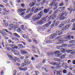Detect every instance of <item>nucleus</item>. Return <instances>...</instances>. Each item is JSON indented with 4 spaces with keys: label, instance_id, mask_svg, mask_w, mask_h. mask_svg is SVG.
<instances>
[{
    "label": "nucleus",
    "instance_id": "f03ea898",
    "mask_svg": "<svg viewBox=\"0 0 75 75\" xmlns=\"http://www.w3.org/2000/svg\"><path fill=\"white\" fill-rule=\"evenodd\" d=\"M32 19L34 21H36L39 19H40V17L38 16V15H35L32 17Z\"/></svg>",
    "mask_w": 75,
    "mask_h": 75
},
{
    "label": "nucleus",
    "instance_id": "e433bc0d",
    "mask_svg": "<svg viewBox=\"0 0 75 75\" xmlns=\"http://www.w3.org/2000/svg\"><path fill=\"white\" fill-rule=\"evenodd\" d=\"M31 11V9L30 8H29L27 10L26 13H27L29 12H30V11Z\"/></svg>",
    "mask_w": 75,
    "mask_h": 75
},
{
    "label": "nucleus",
    "instance_id": "6ab92c4d",
    "mask_svg": "<svg viewBox=\"0 0 75 75\" xmlns=\"http://www.w3.org/2000/svg\"><path fill=\"white\" fill-rule=\"evenodd\" d=\"M13 35H14V36H16V37H18L19 38H20V35H18L16 33H14Z\"/></svg>",
    "mask_w": 75,
    "mask_h": 75
},
{
    "label": "nucleus",
    "instance_id": "6e6d98bb",
    "mask_svg": "<svg viewBox=\"0 0 75 75\" xmlns=\"http://www.w3.org/2000/svg\"><path fill=\"white\" fill-rule=\"evenodd\" d=\"M68 68H69V67H68V66L67 65H65V69H67Z\"/></svg>",
    "mask_w": 75,
    "mask_h": 75
},
{
    "label": "nucleus",
    "instance_id": "72a5a7b5",
    "mask_svg": "<svg viewBox=\"0 0 75 75\" xmlns=\"http://www.w3.org/2000/svg\"><path fill=\"white\" fill-rule=\"evenodd\" d=\"M8 12H3V15H7V14H8Z\"/></svg>",
    "mask_w": 75,
    "mask_h": 75
},
{
    "label": "nucleus",
    "instance_id": "1a4fd4ad",
    "mask_svg": "<svg viewBox=\"0 0 75 75\" xmlns=\"http://www.w3.org/2000/svg\"><path fill=\"white\" fill-rule=\"evenodd\" d=\"M10 52H8V53H7L6 55L10 59H11V60H13V57H12V56H11V54H10Z\"/></svg>",
    "mask_w": 75,
    "mask_h": 75
},
{
    "label": "nucleus",
    "instance_id": "a19ab883",
    "mask_svg": "<svg viewBox=\"0 0 75 75\" xmlns=\"http://www.w3.org/2000/svg\"><path fill=\"white\" fill-rule=\"evenodd\" d=\"M21 31V29L20 28H18L17 30V32H18V33H19L20 32V31Z\"/></svg>",
    "mask_w": 75,
    "mask_h": 75
},
{
    "label": "nucleus",
    "instance_id": "5fc2aeb1",
    "mask_svg": "<svg viewBox=\"0 0 75 75\" xmlns=\"http://www.w3.org/2000/svg\"><path fill=\"white\" fill-rule=\"evenodd\" d=\"M27 67L22 69V71H27Z\"/></svg>",
    "mask_w": 75,
    "mask_h": 75
},
{
    "label": "nucleus",
    "instance_id": "a211bd4d",
    "mask_svg": "<svg viewBox=\"0 0 75 75\" xmlns=\"http://www.w3.org/2000/svg\"><path fill=\"white\" fill-rule=\"evenodd\" d=\"M24 62L25 63H27V64H29L30 63V62L28 61V60L26 59L24 60Z\"/></svg>",
    "mask_w": 75,
    "mask_h": 75
},
{
    "label": "nucleus",
    "instance_id": "8fccbe9b",
    "mask_svg": "<svg viewBox=\"0 0 75 75\" xmlns=\"http://www.w3.org/2000/svg\"><path fill=\"white\" fill-rule=\"evenodd\" d=\"M10 47H16V45H15V44H11L10 45Z\"/></svg>",
    "mask_w": 75,
    "mask_h": 75
},
{
    "label": "nucleus",
    "instance_id": "c85d7f7f",
    "mask_svg": "<svg viewBox=\"0 0 75 75\" xmlns=\"http://www.w3.org/2000/svg\"><path fill=\"white\" fill-rule=\"evenodd\" d=\"M9 27L10 28H14V25H13V24H10L9 25Z\"/></svg>",
    "mask_w": 75,
    "mask_h": 75
},
{
    "label": "nucleus",
    "instance_id": "79ce46f5",
    "mask_svg": "<svg viewBox=\"0 0 75 75\" xmlns=\"http://www.w3.org/2000/svg\"><path fill=\"white\" fill-rule=\"evenodd\" d=\"M17 48H18V47H17V46H14V47H12L11 49L12 50V49H17Z\"/></svg>",
    "mask_w": 75,
    "mask_h": 75
},
{
    "label": "nucleus",
    "instance_id": "aec40b11",
    "mask_svg": "<svg viewBox=\"0 0 75 75\" xmlns=\"http://www.w3.org/2000/svg\"><path fill=\"white\" fill-rule=\"evenodd\" d=\"M18 47L20 48H24L23 47V45L21 44H19Z\"/></svg>",
    "mask_w": 75,
    "mask_h": 75
},
{
    "label": "nucleus",
    "instance_id": "9d476101",
    "mask_svg": "<svg viewBox=\"0 0 75 75\" xmlns=\"http://www.w3.org/2000/svg\"><path fill=\"white\" fill-rule=\"evenodd\" d=\"M52 23V21H50V22H49L46 24H45L44 25V27H47V28H48V26L51 24Z\"/></svg>",
    "mask_w": 75,
    "mask_h": 75
},
{
    "label": "nucleus",
    "instance_id": "4be33fe9",
    "mask_svg": "<svg viewBox=\"0 0 75 75\" xmlns=\"http://www.w3.org/2000/svg\"><path fill=\"white\" fill-rule=\"evenodd\" d=\"M64 25V24L62 23L61 24L59 25L58 27H59V28H61V27H62Z\"/></svg>",
    "mask_w": 75,
    "mask_h": 75
},
{
    "label": "nucleus",
    "instance_id": "c9c22d12",
    "mask_svg": "<svg viewBox=\"0 0 75 75\" xmlns=\"http://www.w3.org/2000/svg\"><path fill=\"white\" fill-rule=\"evenodd\" d=\"M47 54L48 55H50V56H52V55H53V53H50L49 52Z\"/></svg>",
    "mask_w": 75,
    "mask_h": 75
},
{
    "label": "nucleus",
    "instance_id": "412c9836",
    "mask_svg": "<svg viewBox=\"0 0 75 75\" xmlns=\"http://www.w3.org/2000/svg\"><path fill=\"white\" fill-rule=\"evenodd\" d=\"M39 10H38V7L37 8H36L35 10L34 11V13H37L39 11Z\"/></svg>",
    "mask_w": 75,
    "mask_h": 75
},
{
    "label": "nucleus",
    "instance_id": "20e7f679",
    "mask_svg": "<svg viewBox=\"0 0 75 75\" xmlns=\"http://www.w3.org/2000/svg\"><path fill=\"white\" fill-rule=\"evenodd\" d=\"M65 55L66 54H58V56L59 57L60 59H64L65 58Z\"/></svg>",
    "mask_w": 75,
    "mask_h": 75
},
{
    "label": "nucleus",
    "instance_id": "69168bd1",
    "mask_svg": "<svg viewBox=\"0 0 75 75\" xmlns=\"http://www.w3.org/2000/svg\"><path fill=\"white\" fill-rule=\"evenodd\" d=\"M21 6L22 7H24L25 6V5L24 4H22L21 5Z\"/></svg>",
    "mask_w": 75,
    "mask_h": 75
},
{
    "label": "nucleus",
    "instance_id": "c756f323",
    "mask_svg": "<svg viewBox=\"0 0 75 75\" xmlns=\"http://www.w3.org/2000/svg\"><path fill=\"white\" fill-rule=\"evenodd\" d=\"M62 47H68V45L67 44H63L62 45Z\"/></svg>",
    "mask_w": 75,
    "mask_h": 75
},
{
    "label": "nucleus",
    "instance_id": "f8f14e48",
    "mask_svg": "<svg viewBox=\"0 0 75 75\" xmlns=\"http://www.w3.org/2000/svg\"><path fill=\"white\" fill-rule=\"evenodd\" d=\"M57 34L54 33L53 34L50 35V38H51L52 39H53L54 37H56L57 35Z\"/></svg>",
    "mask_w": 75,
    "mask_h": 75
},
{
    "label": "nucleus",
    "instance_id": "ddd939ff",
    "mask_svg": "<svg viewBox=\"0 0 75 75\" xmlns=\"http://www.w3.org/2000/svg\"><path fill=\"white\" fill-rule=\"evenodd\" d=\"M65 8V7H60L59 8L58 11L60 12L62 11L63 10H64Z\"/></svg>",
    "mask_w": 75,
    "mask_h": 75
},
{
    "label": "nucleus",
    "instance_id": "0eeeda50",
    "mask_svg": "<svg viewBox=\"0 0 75 75\" xmlns=\"http://www.w3.org/2000/svg\"><path fill=\"white\" fill-rule=\"evenodd\" d=\"M33 13H30L26 15L25 16V19H28L30 18L31 17V16H32Z\"/></svg>",
    "mask_w": 75,
    "mask_h": 75
},
{
    "label": "nucleus",
    "instance_id": "49530a36",
    "mask_svg": "<svg viewBox=\"0 0 75 75\" xmlns=\"http://www.w3.org/2000/svg\"><path fill=\"white\" fill-rule=\"evenodd\" d=\"M0 32L2 34H3V35H6V34L4 33V32L3 31H2V30H0Z\"/></svg>",
    "mask_w": 75,
    "mask_h": 75
},
{
    "label": "nucleus",
    "instance_id": "a878e982",
    "mask_svg": "<svg viewBox=\"0 0 75 75\" xmlns=\"http://www.w3.org/2000/svg\"><path fill=\"white\" fill-rule=\"evenodd\" d=\"M33 41L34 42H35V43L36 44H38V42H37V41L36 40H35V39H34V38H33Z\"/></svg>",
    "mask_w": 75,
    "mask_h": 75
},
{
    "label": "nucleus",
    "instance_id": "dca6fc26",
    "mask_svg": "<svg viewBox=\"0 0 75 75\" xmlns=\"http://www.w3.org/2000/svg\"><path fill=\"white\" fill-rule=\"evenodd\" d=\"M49 9H45L44 10V13L45 14H46V13H48L49 12Z\"/></svg>",
    "mask_w": 75,
    "mask_h": 75
},
{
    "label": "nucleus",
    "instance_id": "5701e85b",
    "mask_svg": "<svg viewBox=\"0 0 75 75\" xmlns=\"http://www.w3.org/2000/svg\"><path fill=\"white\" fill-rule=\"evenodd\" d=\"M42 21V23H44V22H45V21H47V20L46 19L44 18H42V20H41Z\"/></svg>",
    "mask_w": 75,
    "mask_h": 75
},
{
    "label": "nucleus",
    "instance_id": "f704fd0d",
    "mask_svg": "<svg viewBox=\"0 0 75 75\" xmlns=\"http://www.w3.org/2000/svg\"><path fill=\"white\" fill-rule=\"evenodd\" d=\"M57 15H55L53 16L52 18V20H54V19H55V18L57 17Z\"/></svg>",
    "mask_w": 75,
    "mask_h": 75
},
{
    "label": "nucleus",
    "instance_id": "4468645a",
    "mask_svg": "<svg viewBox=\"0 0 75 75\" xmlns=\"http://www.w3.org/2000/svg\"><path fill=\"white\" fill-rule=\"evenodd\" d=\"M34 4H35V2H31L30 4V7H32L33 6H34Z\"/></svg>",
    "mask_w": 75,
    "mask_h": 75
},
{
    "label": "nucleus",
    "instance_id": "4d7b16f0",
    "mask_svg": "<svg viewBox=\"0 0 75 75\" xmlns=\"http://www.w3.org/2000/svg\"><path fill=\"white\" fill-rule=\"evenodd\" d=\"M59 51H57L55 52V54H59Z\"/></svg>",
    "mask_w": 75,
    "mask_h": 75
},
{
    "label": "nucleus",
    "instance_id": "473e14b6",
    "mask_svg": "<svg viewBox=\"0 0 75 75\" xmlns=\"http://www.w3.org/2000/svg\"><path fill=\"white\" fill-rule=\"evenodd\" d=\"M14 54L15 55H18L19 54V53L18 52V51H16L14 52Z\"/></svg>",
    "mask_w": 75,
    "mask_h": 75
},
{
    "label": "nucleus",
    "instance_id": "a18cd8bd",
    "mask_svg": "<svg viewBox=\"0 0 75 75\" xmlns=\"http://www.w3.org/2000/svg\"><path fill=\"white\" fill-rule=\"evenodd\" d=\"M18 58L16 57H13V60L15 61H17Z\"/></svg>",
    "mask_w": 75,
    "mask_h": 75
},
{
    "label": "nucleus",
    "instance_id": "37998d69",
    "mask_svg": "<svg viewBox=\"0 0 75 75\" xmlns=\"http://www.w3.org/2000/svg\"><path fill=\"white\" fill-rule=\"evenodd\" d=\"M18 27H19V26L17 25H15L13 26V27L15 28H18Z\"/></svg>",
    "mask_w": 75,
    "mask_h": 75
},
{
    "label": "nucleus",
    "instance_id": "b1692460",
    "mask_svg": "<svg viewBox=\"0 0 75 75\" xmlns=\"http://www.w3.org/2000/svg\"><path fill=\"white\" fill-rule=\"evenodd\" d=\"M22 54H27V52L24 50L23 51H21Z\"/></svg>",
    "mask_w": 75,
    "mask_h": 75
},
{
    "label": "nucleus",
    "instance_id": "cd10ccee",
    "mask_svg": "<svg viewBox=\"0 0 75 75\" xmlns=\"http://www.w3.org/2000/svg\"><path fill=\"white\" fill-rule=\"evenodd\" d=\"M21 28L23 30H25V28H24V25H21Z\"/></svg>",
    "mask_w": 75,
    "mask_h": 75
},
{
    "label": "nucleus",
    "instance_id": "423d86ee",
    "mask_svg": "<svg viewBox=\"0 0 75 75\" xmlns=\"http://www.w3.org/2000/svg\"><path fill=\"white\" fill-rule=\"evenodd\" d=\"M50 65H61V63H60V62H54V63L52 62L50 63Z\"/></svg>",
    "mask_w": 75,
    "mask_h": 75
},
{
    "label": "nucleus",
    "instance_id": "4c0bfd02",
    "mask_svg": "<svg viewBox=\"0 0 75 75\" xmlns=\"http://www.w3.org/2000/svg\"><path fill=\"white\" fill-rule=\"evenodd\" d=\"M56 74L57 75H61V73H60V71H57Z\"/></svg>",
    "mask_w": 75,
    "mask_h": 75
},
{
    "label": "nucleus",
    "instance_id": "09e8293b",
    "mask_svg": "<svg viewBox=\"0 0 75 75\" xmlns=\"http://www.w3.org/2000/svg\"><path fill=\"white\" fill-rule=\"evenodd\" d=\"M31 60H32V61H35V58L33 57H32Z\"/></svg>",
    "mask_w": 75,
    "mask_h": 75
},
{
    "label": "nucleus",
    "instance_id": "de8ad7c7",
    "mask_svg": "<svg viewBox=\"0 0 75 75\" xmlns=\"http://www.w3.org/2000/svg\"><path fill=\"white\" fill-rule=\"evenodd\" d=\"M25 12H22L21 14H20V16H23L25 14Z\"/></svg>",
    "mask_w": 75,
    "mask_h": 75
},
{
    "label": "nucleus",
    "instance_id": "7c9ffc66",
    "mask_svg": "<svg viewBox=\"0 0 75 75\" xmlns=\"http://www.w3.org/2000/svg\"><path fill=\"white\" fill-rule=\"evenodd\" d=\"M72 50H67V53H70V52H72Z\"/></svg>",
    "mask_w": 75,
    "mask_h": 75
},
{
    "label": "nucleus",
    "instance_id": "3c124183",
    "mask_svg": "<svg viewBox=\"0 0 75 75\" xmlns=\"http://www.w3.org/2000/svg\"><path fill=\"white\" fill-rule=\"evenodd\" d=\"M3 25L5 26H8V24L7 23H4Z\"/></svg>",
    "mask_w": 75,
    "mask_h": 75
},
{
    "label": "nucleus",
    "instance_id": "2eb2a0df",
    "mask_svg": "<svg viewBox=\"0 0 75 75\" xmlns=\"http://www.w3.org/2000/svg\"><path fill=\"white\" fill-rule=\"evenodd\" d=\"M36 23L38 24H42V21L41 20L37 21L36 22Z\"/></svg>",
    "mask_w": 75,
    "mask_h": 75
},
{
    "label": "nucleus",
    "instance_id": "f257e3e1",
    "mask_svg": "<svg viewBox=\"0 0 75 75\" xmlns=\"http://www.w3.org/2000/svg\"><path fill=\"white\" fill-rule=\"evenodd\" d=\"M65 13H66V12L65 11H63L62 14H59L58 16L57 17L59 18L60 20H64V19H65V18H66V17H64V15Z\"/></svg>",
    "mask_w": 75,
    "mask_h": 75
},
{
    "label": "nucleus",
    "instance_id": "bb28decb",
    "mask_svg": "<svg viewBox=\"0 0 75 75\" xmlns=\"http://www.w3.org/2000/svg\"><path fill=\"white\" fill-rule=\"evenodd\" d=\"M35 8L33 7L30 10V13H32V12L35 10Z\"/></svg>",
    "mask_w": 75,
    "mask_h": 75
},
{
    "label": "nucleus",
    "instance_id": "680f3d73",
    "mask_svg": "<svg viewBox=\"0 0 75 75\" xmlns=\"http://www.w3.org/2000/svg\"><path fill=\"white\" fill-rule=\"evenodd\" d=\"M69 27V26L68 25H67L65 27L66 29H67Z\"/></svg>",
    "mask_w": 75,
    "mask_h": 75
},
{
    "label": "nucleus",
    "instance_id": "f3484780",
    "mask_svg": "<svg viewBox=\"0 0 75 75\" xmlns=\"http://www.w3.org/2000/svg\"><path fill=\"white\" fill-rule=\"evenodd\" d=\"M73 9V8H72V7H70L69 8H67L68 10L70 11V13H72V11Z\"/></svg>",
    "mask_w": 75,
    "mask_h": 75
},
{
    "label": "nucleus",
    "instance_id": "39448f33",
    "mask_svg": "<svg viewBox=\"0 0 75 75\" xmlns=\"http://www.w3.org/2000/svg\"><path fill=\"white\" fill-rule=\"evenodd\" d=\"M58 25V21L56 22V21L54 20L52 24L51 25V26H52V27H54V25H55V26H57V25Z\"/></svg>",
    "mask_w": 75,
    "mask_h": 75
},
{
    "label": "nucleus",
    "instance_id": "393cba45",
    "mask_svg": "<svg viewBox=\"0 0 75 75\" xmlns=\"http://www.w3.org/2000/svg\"><path fill=\"white\" fill-rule=\"evenodd\" d=\"M62 47V46H58L57 47V48L59 50H60V49H61Z\"/></svg>",
    "mask_w": 75,
    "mask_h": 75
},
{
    "label": "nucleus",
    "instance_id": "13d9d810",
    "mask_svg": "<svg viewBox=\"0 0 75 75\" xmlns=\"http://www.w3.org/2000/svg\"><path fill=\"white\" fill-rule=\"evenodd\" d=\"M72 31H75V27H73L71 29Z\"/></svg>",
    "mask_w": 75,
    "mask_h": 75
},
{
    "label": "nucleus",
    "instance_id": "7ed1b4c3",
    "mask_svg": "<svg viewBox=\"0 0 75 75\" xmlns=\"http://www.w3.org/2000/svg\"><path fill=\"white\" fill-rule=\"evenodd\" d=\"M58 5V3L55 2L54 1V2H52L50 4L51 6H53V7H55L54 8V10H55L56 8H57V6Z\"/></svg>",
    "mask_w": 75,
    "mask_h": 75
},
{
    "label": "nucleus",
    "instance_id": "ea45409f",
    "mask_svg": "<svg viewBox=\"0 0 75 75\" xmlns=\"http://www.w3.org/2000/svg\"><path fill=\"white\" fill-rule=\"evenodd\" d=\"M59 6H64V2H62L59 5Z\"/></svg>",
    "mask_w": 75,
    "mask_h": 75
},
{
    "label": "nucleus",
    "instance_id": "052dcab7",
    "mask_svg": "<svg viewBox=\"0 0 75 75\" xmlns=\"http://www.w3.org/2000/svg\"><path fill=\"white\" fill-rule=\"evenodd\" d=\"M35 72L37 75H38V74H40V72H39L38 71H35Z\"/></svg>",
    "mask_w": 75,
    "mask_h": 75
},
{
    "label": "nucleus",
    "instance_id": "0e129e2a",
    "mask_svg": "<svg viewBox=\"0 0 75 75\" xmlns=\"http://www.w3.org/2000/svg\"><path fill=\"white\" fill-rule=\"evenodd\" d=\"M71 54H72V55H74V53H75L74 51H72V52H71Z\"/></svg>",
    "mask_w": 75,
    "mask_h": 75
},
{
    "label": "nucleus",
    "instance_id": "58836bf2",
    "mask_svg": "<svg viewBox=\"0 0 75 75\" xmlns=\"http://www.w3.org/2000/svg\"><path fill=\"white\" fill-rule=\"evenodd\" d=\"M7 51H10L11 50V49L10 48V47H7L6 48Z\"/></svg>",
    "mask_w": 75,
    "mask_h": 75
},
{
    "label": "nucleus",
    "instance_id": "6e6552de",
    "mask_svg": "<svg viewBox=\"0 0 75 75\" xmlns=\"http://www.w3.org/2000/svg\"><path fill=\"white\" fill-rule=\"evenodd\" d=\"M43 12V11H41L38 14V16L40 17V18H41V16H42L44 14V13Z\"/></svg>",
    "mask_w": 75,
    "mask_h": 75
},
{
    "label": "nucleus",
    "instance_id": "bf43d9fd",
    "mask_svg": "<svg viewBox=\"0 0 75 75\" xmlns=\"http://www.w3.org/2000/svg\"><path fill=\"white\" fill-rule=\"evenodd\" d=\"M68 75H73L72 74V73L71 72H69L68 74Z\"/></svg>",
    "mask_w": 75,
    "mask_h": 75
},
{
    "label": "nucleus",
    "instance_id": "e2e57ef3",
    "mask_svg": "<svg viewBox=\"0 0 75 75\" xmlns=\"http://www.w3.org/2000/svg\"><path fill=\"white\" fill-rule=\"evenodd\" d=\"M3 30H4V31H6V32L7 33H8V30H7V29H3Z\"/></svg>",
    "mask_w": 75,
    "mask_h": 75
},
{
    "label": "nucleus",
    "instance_id": "c03bdc74",
    "mask_svg": "<svg viewBox=\"0 0 75 75\" xmlns=\"http://www.w3.org/2000/svg\"><path fill=\"white\" fill-rule=\"evenodd\" d=\"M70 22V20L69 19H68L67 20V21H66L65 23L66 24H68V23H69V22Z\"/></svg>",
    "mask_w": 75,
    "mask_h": 75
},
{
    "label": "nucleus",
    "instance_id": "2f4dec72",
    "mask_svg": "<svg viewBox=\"0 0 75 75\" xmlns=\"http://www.w3.org/2000/svg\"><path fill=\"white\" fill-rule=\"evenodd\" d=\"M44 8V7H42L40 8H39V7H38V10L39 11H41V10H42Z\"/></svg>",
    "mask_w": 75,
    "mask_h": 75
},
{
    "label": "nucleus",
    "instance_id": "774afa93",
    "mask_svg": "<svg viewBox=\"0 0 75 75\" xmlns=\"http://www.w3.org/2000/svg\"><path fill=\"white\" fill-rule=\"evenodd\" d=\"M73 4L75 5V0H73L72 1Z\"/></svg>",
    "mask_w": 75,
    "mask_h": 75
},
{
    "label": "nucleus",
    "instance_id": "9b49d317",
    "mask_svg": "<svg viewBox=\"0 0 75 75\" xmlns=\"http://www.w3.org/2000/svg\"><path fill=\"white\" fill-rule=\"evenodd\" d=\"M26 10L25 9L21 8L18 9L17 11L19 13H21V12L23 11H25Z\"/></svg>",
    "mask_w": 75,
    "mask_h": 75
},
{
    "label": "nucleus",
    "instance_id": "338daca9",
    "mask_svg": "<svg viewBox=\"0 0 75 75\" xmlns=\"http://www.w3.org/2000/svg\"><path fill=\"white\" fill-rule=\"evenodd\" d=\"M72 64H73L74 65H75V60H74L72 61Z\"/></svg>",
    "mask_w": 75,
    "mask_h": 75
},
{
    "label": "nucleus",
    "instance_id": "603ef678",
    "mask_svg": "<svg viewBox=\"0 0 75 75\" xmlns=\"http://www.w3.org/2000/svg\"><path fill=\"white\" fill-rule=\"evenodd\" d=\"M63 73L64 74H66L67 72V70H66L65 69L63 71Z\"/></svg>",
    "mask_w": 75,
    "mask_h": 75
},
{
    "label": "nucleus",
    "instance_id": "864d4df0",
    "mask_svg": "<svg viewBox=\"0 0 75 75\" xmlns=\"http://www.w3.org/2000/svg\"><path fill=\"white\" fill-rule=\"evenodd\" d=\"M17 72V71L15 70L13 72V75H16Z\"/></svg>",
    "mask_w": 75,
    "mask_h": 75
}]
</instances>
